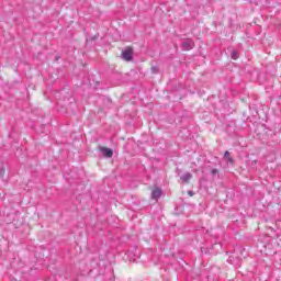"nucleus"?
Segmentation results:
<instances>
[{
  "label": "nucleus",
  "mask_w": 281,
  "mask_h": 281,
  "mask_svg": "<svg viewBox=\"0 0 281 281\" xmlns=\"http://www.w3.org/2000/svg\"><path fill=\"white\" fill-rule=\"evenodd\" d=\"M211 173L214 175H218V169H212Z\"/></svg>",
  "instance_id": "nucleus-9"
},
{
  "label": "nucleus",
  "mask_w": 281,
  "mask_h": 281,
  "mask_svg": "<svg viewBox=\"0 0 281 281\" xmlns=\"http://www.w3.org/2000/svg\"><path fill=\"white\" fill-rule=\"evenodd\" d=\"M161 194H162L161 189L156 188L151 192V199H154V201H159V199L161 198Z\"/></svg>",
  "instance_id": "nucleus-4"
},
{
  "label": "nucleus",
  "mask_w": 281,
  "mask_h": 281,
  "mask_svg": "<svg viewBox=\"0 0 281 281\" xmlns=\"http://www.w3.org/2000/svg\"><path fill=\"white\" fill-rule=\"evenodd\" d=\"M123 60H126L127 63L133 60V50L132 49H125L122 53Z\"/></svg>",
  "instance_id": "nucleus-2"
},
{
  "label": "nucleus",
  "mask_w": 281,
  "mask_h": 281,
  "mask_svg": "<svg viewBox=\"0 0 281 281\" xmlns=\"http://www.w3.org/2000/svg\"><path fill=\"white\" fill-rule=\"evenodd\" d=\"M189 196H194V192L193 191H188Z\"/></svg>",
  "instance_id": "nucleus-10"
},
{
  "label": "nucleus",
  "mask_w": 281,
  "mask_h": 281,
  "mask_svg": "<svg viewBox=\"0 0 281 281\" xmlns=\"http://www.w3.org/2000/svg\"><path fill=\"white\" fill-rule=\"evenodd\" d=\"M231 56H232L233 60L238 59V53L236 50H233Z\"/></svg>",
  "instance_id": "nucleus-7"
},
{
  "label": "nucleus",
  "mask_w": 281,
  "mask_h": 281,
  "mask_svg": "<svg viewBox=\"0 0 281 281\" xmlns=\"http://www.w3.org/2000/svg\"><path fill=\"white\" fill-rule=\"evenodd\" d=\"M181 181H183V183H188L190 181V179H192V173L190 172H186L184 175L181 176Z\"/></svg>",
  "instance_id": "nucleus-5"
},
{
  "label": "nucleus",
  "mask_w": 281,
  "mask_h": 281,
  "mask_svg": "<svg viewBox=\"0 0 281 281\" xmlns=\"http://www.w3.org/2000/svg\"><path fill=\"white\" fill-rule=\"evenodd\" d=\"M194 47V42L192 40H186L182 42V49L184 52H190Z\"/></svg>",
  "instance_id": "nucleus-1"
},
{
  "label": "nucleus",
  "mask_w": 281,
  "mask_h": 281,
  "mask_svg": "<svg viewBox=\"0 0 281 281\" xmlns=\"http://www.w3.org/2000/svg\"><path fill=\"white\" fill-rule=\"evenodd\" d=\"M99 150L103 154V157H108V159H110L111 157H113V150L111 148L108 147H99Z\"/></svg>",
  "instance_id": "nucleus-3"
},
{
  "label": "nucleus",
  "mask_w": 281,
  "mask_h": 281,
  "mask_svg": "<svg viewBox=\"0 0 281 281\" xmlns=\"http://www.w3.org/2000/svg\"><path fill=\"white\" fill-rule=\"evenodd\" d=\"M229 155H231L229 151L224 153V157H225L227 164H234V158H232Z\"/></svg>",
  "instance_id": "nucleus-6"
},
{
  "label": "nucleus",
  "mask_w": 281,
  "mask_h": 281,
  "mask_svg": "<svg viewBox=\"0 0 281 281\" xmlns=\"http://www.w3.org/2000/svg\"><path fill=\"white\" fill-rule=\"evenodd\" d=\"M151 72L153 74H159V68L157 66L151 67Z\"/></svg>",
  "instance_id": "nucleus-8"
}]
</instances>
